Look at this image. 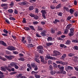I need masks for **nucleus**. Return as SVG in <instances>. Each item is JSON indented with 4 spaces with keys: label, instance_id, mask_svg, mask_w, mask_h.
Returning a JSON list of instances; mask_svg holds the SVG:
<instances>
[{
    "label": "nucleus",
    "instance_id": "obj_1",
    "mask_svg": "<svg viewBox=\"0 0 78 78\" xmlns=\"http://www.w3.org/2000/svg\"><path fill=\"white\" fill-rule=\"evenodd\" d=\"M61 55L60 52L56 50L54 51L53 54V56H58V55Z\"/></svg>",
    "mask_w": 78,
    "mask_h": 78
},
{
    "label": "nucleus",
    "instance_id": "obj_2",
    "mask_svg": "<svg viewBox=\"0 0 78 78\" xmlns=\"http://www.w3.org/2000/svg\"><path fill=\"white\" fill-rule=\"evenodd\" d=\"M56 73H57V74H66V72L64 71V69H63V70H61V71H57Z\"/></svg>",
    "mask_w": 78,
    "mask_h": 78
},
{
    "label": "nucleus",
    "instance_id": "obj_3",
    "mask_svg": "<svg viewBox=\"0 0 78 78\" xmlns=\"http://www.w3.org/2000/svg\"><path fill=\"white\" fill-rule=\"evenodd\" d=\"M40 58L41 59V62H43V63L44 64H45L47 63V62L44 61V58L43 56H40Z\"/></svg>",
    "mask_w": 78,
    "mask_h": 78
},
{
    "label": "nucleus",
    "instance_id": "obj_4",
    "mask_svg": "<svg viewBox=\"0 0 78 78\" xmlns=\"http://www.w3.org/2000/svg\"><path fill=\"white\" fill-rule=\"evenodd\" d=\"M41 12L42 14V16L43 17H44V19H45L46 18L45 15V14L47 13V12H46V11L45 10H42L41 11Z\"/></svg>",
    "mask_w": 78,
    "mask_h": 78
},
{
    "label": "nucleus",
    "instance_id": "obj_5",
    "mask_svg": "<svg viewBox=\"0 0 78 78\" xmlns=\"http://www.w3.org/2000/svg\"><path fill=\"white\" fill-rule=\"evenodd\" d=\"M7 48L9 50H15V48H14V47H13L12 46H8L7 47Z\"/></svg>",
    "mask_w": 78,
    "mask_h": 78
},
{
    "label": "nucleus",
    "instance_id": "obj_6",
    "mask_svg": "<svg viewBox=\"0 0 78 78\" xmlns=\"http://www.w3.org/2000/svg\"><path fill=\"white\" fill-rule=\"evenodd\" d=\"M5 57L6 58H7L8 59H9V60H11V59H13V58H14V56L12 55H9V56H6Z\"/></svg>",
    "mask_w": 78,
    "mask_h": 78
},
{
    "label": "nucleus",
    "instance_id": "obj_7",
    "mask_svg": "<svg viewBox=\"0 0 78 78\" xmlns=\"http://www.w3.org/2000/svg\"><path fill=\"white\" fill-rule=\"evenodd\" d=\"M0 44H2V45H3L5 47H6L7 46V44H6L5 42H4V41H0Z\"/></svg>",
    "mask_w": 78,
    "mask_h": 78
},
{
    "label": "nucleus",
    "instance_id": "obj_8",
    "mask_svg": "<svg viewBox=\"0 0 78 78\" xmlns=\"http://www.w3.org/2000/svg\"><path fill=\"white\" fill-rule=\"evenodd\" d=\"M45 60H48V59H53V58L52 57L50 56L47 55L45 57Z\"/></svg>",
    "mask_w": 78,
    "mask_h": 78
},
{
    "label": "nucleus",
    "instance_id": "obj_9",
    "mask_svg": "<svg viewBox=\"0 0 78 78\" xmlns=\"http://www.w3.org/2000/svg\"><path fill=\"white\" fill-rule=\"evenodd\" d=\"M58 69H60V71L61 70H63L64 69V67L63 66H61L60 65H58Z\"/></svg>",
    "mask_w": 78,
    "mask_h": 78
},
{
    "label": "nucleus",
    "instance_id": "obj_10",
    "mask_svg": "<svg viewBox=\"0 0 78 78\" xmlns=\"http://www.w3.org/2000/svg\"><path fill=\"white\" fill-rule=\"evenodd\" d=\"M57 64H61L63 65H66V63L64 62H63L61 61H56Z\"/></svg>",
    "mask_w": 78,
    "mask_h": 78
},
{
    "label": "nucleus",
    "instance_id": "obj_11",
    "mask_svg": "<svg viewBox=\"0 0 78 78\" xmlns=\"http://www.w3.org/2000/svg\"><path fill=\"white\" fill-rule=\"evenodd\" d=\"M27 40H28V41L29 43H31V41H32V40H31V38L30 36H28L27 37Z\"/></svg>",
    "mask_w": 78,
    "mask_h": 78
},
{
    "label": "nucleus",
    "instance_id": "obj_12",
    "mask_svg": "<svg viewBox=\"0 0 78 78\" xmlns=\"http://www.w3.org/2000/svg\"><path fill=\"white\" fill-rule=\"evenodd\" d=\"M27 3H28V2H20L19 3V5H23L24 6H25V5H27Z\"/></svg>",
    "mask_w": 78,
    "mask_h": 78
},
{
    "label": "nucleus",
    "instance_id": "obj_13",
    "mask_svg": "<svg viewBox=\"0 0 78 78\" xmlns=\"http://www.w3.org/2000/svg\"><path fill=\"white\" fill-rule=\"evenodd\" d=\"M37 48L38 49L37 51H38V50L39 51L41 50H42V49H43V48L42 47V46L40 45L37 47Z\"/></svg>",
    "mask_w": 78,
    "mask_h": 78
},
{
    "label": "nucleus",
    "instance_id": "obj_14",
    "mask_svg": "<svg viewBox=\"0 0 78 78\" xmlns=\"http://www.w3.org/2000/svg\"><path fill=\"white\" fill-rule=\"evenodd\" d=\"M22 38L21 42H23L24 44H25V43H26V41L25 40V37H23Z\"/></svg>",
    "mask_w": 78,
    "mask_h": 78
},
{
    "label": "nucleus",
    "instance_id": "obj_15",
    "mask_svg": "<svg viewBox=\"0 0 78 78\" xmlns=\"http://www.w3.org/2000/svg\"><path fill=\"white\" fill-rule=\"evenodd\" d=\"M56 72H57V71H56V70H54L51 71V73L52 75H55Z\"/></svg>",
    "mask_w": 78,
    "mask_h": 78
},
{
    "label": "nucleus",
    "instance_id": "obj_16",
    "mask_svg": "<svg viewBox=\"0 0 78 78\" xmlns=\"http://www.w3.org/2000/svg\"><path fill=\"white\" fill-rule=\"evenodd\" d=\"M52 40H53V38L51 37H49L47 38V41L48 42H49V41H51Z\"/></svg>",
    "mask_w": 78,
    "mask_h": 78
},
{
    "label": "nucleus",
    "instance_id": "obj_17",
    "mask_svg": "<svg viewBox=\"0 0 78 78\" xmlns=\"http://www.w3.org/2000/svg\"><path fill=\"white\" fill-rule=\"evenodd\" d=\"M34 47V46H33V44H30L27 45V47H28V48H30V47L33 48Z\"/></svg>",
    "mask_w": 78,
    "mask_h": 78
},
{
    "label": "nucleus",
    "instance_id": "obj_18",
    "mask_svg": "<svg viewBox=\"0 0 78 78\" xmlns=\"http://www.w3.org/2000/svg\"><path fill=\"white\" fill-rule=\"evenodd\" d=\"M46 32V31H45L43 30L41 32V34L42 36H45V34Z\"/></svg>",
    "mask_w": 78,
    "mask_h": 78
},
{
    "label": "nucleus",
    "instance_id": "obj_19",
    "mask_svg": "<svg viewBox=\"0 0 78 78\" xmlns=\"http://www.w3.org/2000/svg\"><path fill=\"white\" fill-rule=\"evenodd\" d=\"M53 44L52 43H46V45L47 46V47H48L49 46H50V45H53Z\"/></svg>",
    "mask_w": 78,
    "mask_h": 78
},
{
    "label": "nucleus",
    "instance_id": "obj_20",
    "mask_svg": "<svg viewBox=\"0 0 78 78\" xmlns=\"http://www.w3.org/2000/svg\"><path fill=\"white\" fill-rule=\"evenodd\" d=\"M70 43H71V41H70V40H68L66 41L65 44L67 45H69Z\"/></svg>",
    "mask_w": 78,
    "mask_h": 78
},
{
    "label": "nucleus",
    "instance_id": "obj_21",
    "mask_svg": "<svg viewBox=\"0 0 78 78\" xmlns=\"http://www.w3.org/2000/svg\"><path fill=\"white\" fill-rule=\"evenodd\" d=\"M71 27L72 25L71 24H69L67 25V27H66V28H67L68 30H69Z\"/></svg>",
    "mask_w": 78,
    "mask_h": 78
},
{
    "label": "nucleus",
    "instance_id": "obj_22",
    "mask_svg": "<svg viewBox=\"0 0 78 78\" xmlns=\"http://www.w3.org/2000/svg\"><path fill=\"white\" fill-rule=\"evenodd\" d=\"M38 73V71L35 72L34 71H32L31 73V74L32 75H36Z\"/></svg>",
    "mask_w": 78,
    "mask_h": 78
},
{
    "label": "nucleus",
    "instance_id": "obj_23",
    "mask_svg": "<svg viewBox=\"0 0 78 78\" xmlns=\"http://www.w3.org/2000/svg\"><path fill=\"white\" fill-rule=\"evenodd\" d=\"M61 4H59L58 5H57L56 7V9H59V8H60L61 7Z\"/></svg>",
    "mask_w": 78,
    "mask_h": 78
},
{
    "label": "nucleus",
    "instance_id": "obj_24",
    "mask_svg": "<svg viewBox=\"0 0 78 78\" xmlns=\"http://www.w3.org/2000/svg\"><path fill=\"white\" fill-rule=\"evenodd\" d=\"M29 9L30 10V11L33 10V9H34V7H33V6H31L29 7Z\"/></svg>",
    "mask_w": 78,
    "mask_h": 78
},
{
    "label": "nucleus",
    "instance_id": "obj_25",
    "mask_svg": "<svg viewBox=\"0 0 78 78\" xmlns=\"http://www.w3.org/2000/svg\"><path fill=\"white\" fill-rule=\"evenodd\" d=\"M74 29L73 28H72L70 29L71 33H73V32H74Z\"/></svg>",
    "mask_w": 78,
    "mask_h": 78
},
{
    "label": "nucleus",
    "instance_id": "obj_26",
    "mask_svg": "<svg viewBox=\"0 0 78 78\" xmlns=\"http://www.w3.org/2000/svg\"><path fill=\"white\" fill-rule=\"evenodd\" d=\"M74 12V11L72 9H69V12L70 14H73V12Z\"/></svg>",
    "mask_w": 78,
    "mask_h": 78
},
{
    "label": "nucleus",
    "instance_id": "obj_27",
    "mask_svg": "<svg viewBox=\"0 0 78 78\" xmlns=\"http://www.w3.org/2000/svg\"><path fill=\"white\" fill-rule=\"evenodd\" d=\"M31 66H32V67H33V68H34V67H37V65L34 64V63H31Z\"/></svg>",
    "mask_w": 78,
    "mask_h": 78
},
{
    "label": "nucleus",
    "instance_id": "obj_28",
    "mask_svg": "<svg viewBox=\"0 0 78 78\" xmlns=\"http://www.w3.org/2000/svg\"><path fill=\"white\" fill-rule=\"evenodd\" d=\"M31 66H32V67H33V68H34V67H37V65L34 64V63H31Z\"/></svg>",
    "mask_w": 78,
    "mask_h": 78
},
{
    "label": "nucleus",
    "instance_id": "obj_29",
    "mask_svg": "<svg viewBox=\"0 0 78 78\" xmlns=\"http://www.w3.org/2000/svg\"><path fill=\"white\" fill-rule=\"evenodd\" d=\"M31 66H32V67H33V68H34V67H37V65L34 64V63H31Z\"/></svg>",
    "mask_w": 78,
    "mask_h": 78
},
{
    "label": "nucleus",
    "instance_id": "obj_30",
    "mask_svg": "<svg viewBox=\"0 0 78 78\" xmlns=\"http://www.w3.org/2000/svg\"><path fill=\"white\" fill-rule=\"evenodd\" d=\"M16 64V63L12 62L10 64V65L11 66V67H14V66H15Z\"/></svg>",
    "mask_w": 78,
    "mask_h": 78
},
{
    "label": "nucleus",
    "instance_id": "obj_31",
    "mask_svg": "<svg viewBox=\"0 0 78 78\" xmlns=\"http://www.w3.org/2000/svg\"><path fill=\"white\" fill-rule=\"evenodd\" d=\"M38 52L39 53L41 54H43L44 53V51L42 50V49H41V50H38Z\"/></svg>",
    "mask_w": 78,
    "mask_h": 78
},
{
    "label": "nucleus",
    "instance_id": "obj_32",
    "mask_svg": "<svg viewBox=\"0 0 78 78\" xmlns=\"http://www.w3.org/2000/svg\"><path fill=\"white\" fill-rule=\"evenodd\" d=\"M34 76L36 78H41V76L37 75V74H36L34 75Z\"/></svg>",
    "mask_w": 78,
    "mask_h": 78
},
{
    "label": "nucleus",
    "instance_id": "obj_33",
    "mask_svg": "<svg viewBox=\"0 0 78 78\" xmlns=\"http://www.w3.org/2000/svg\"><path fill=\"white\" fill-rule=\"evenodd\" d=\"M24 30H26L27 31H29V30H30V29L27 27H24Z\"/></svg>",
    "mask_w": 78,
    "mask_h": 78
},
{
    "label": "nucleus",
    "instance_id": "obj_34",
    "mask_svg": "<svg viewBox=\"0 0 78 78\" xmlns=\"http://www.w3.org/2000/svg\"><path fill=\"white\" fill-rule=\"evenodd\" d=\"M68 56L70 57L73 56L74 54L72 53H70L68 55Z\"/></svg>",
    "mask_w": 78,
    "mask_h": 78
},
{
    "label": "nucleus",
    "instance_id": "obj_35",
    "mask_svg": "<svg viewBox=\"0 0 78 78\" xmlns=\"http://www.w3.org/2000/svg\"><path fill=\"white\" fill-rule=\"evenodd\" d=\"M78 12L77 11H76L74 13V16L75 17H77L78 16Z\"/></svg>",
    "mask_w": 78,
    "mask_h": 78
},
{
    "label": "nucleus",
    "instance_id": "obj_36",
    "mask_svg": "<svg viewBox=\"0 0 78 78\" xmlns=\"http://www.w3.org/2000/svg\"><path fill=\"white\" fill-rule=\"evenodd\" d=\"M8 11H9V13H12L14 11H13L12 9H9Z\"/></svg>",
    "mask_w": 78,
    "mask_h": 78
},
{
    "label": "nucleus",
    "instance_id": "obj_37",
    "mask_svg": "<svg viewBox=\"0 0 78 78\" xmlns=\"http://www.w3.org/2000/svg\"><path fill=\"white\" fill-rule=\"evenodd\" d=\"M49 69L50 70H53V66L51 65H50L49 67Z\"/></svg>",
    "mask_w": 78,
    "mask_h": 78
},
{
    "label": "nucleus",
    "instance_id": "obj_38",
    "mask_svg": "<svg viewBox=\"0 0 78 78\" xmlns=\"http://www.w3.org/2000/svg\"><path fill=\"white\" fill-rule=\"evenodd\" d=\"M57 14H58V16H62V12H58L57 13Z\"/></svg>",
    "mask_w": 78,
    "mask_h": 78
},
{
    "label": "nucleus",
    "instance_id": "obj_39",
    "mask_svg": "<svg viewBox=\"0 0 78 78\" xmlns=\"http://www.w3.org/2000/svg\"><path fill=\"white\" fill-rule=\"evenodd\" d=\"M30 29L31 30H35V29H34V27L32 26H30Z\"/></svg>",
    "mask_w": 78,
    "mask_h": 78
},
{
    "label": "nucleus",
    "instance_id": "obj_40",
    "mask_svg": "<svg viewBox=\"0 0 78 78\" xmlns=\"http://www.w3.org/2000/svg\"><path fill=\"white\" fill-rule=\"evenodd\" d=\"M66 54H64L62 56V59H64V58L66 57Z\"/></svg>",
    "mask_w": 78,
    "mask_h": 78
},
{
    "label": "nucleus",
    "instance_id": "obj_41",
    "mask_svg": "<svg viewBox=\"0 0 78 78\" xmlns=\"http://www.w3.org/2000/svg\"><path fill=\"white\" fill-rule=\"evenodd\" d=\"M72 42H75V43H78V40H72Z\"/></svg>",
    "mask_w": 78,
    "mask_h": 78
},
{
    "label": "nucleus",
    "instance_id": "obj_42",
    "mask_svg": "<svg viewBox=\"0 0 78 78\" xmlns=\"http://www.w3.org/2000/svg\"><path fill=\"white\" fill-rule=\"evenodd\" d=\"M22 75L21 74H20L19 75H18L16 77V78H20V77H21L22 76Z\"/></svg>",
    "mask_w": 78,
    "mask_h": 78
},
{
    "label": "nucleus",
    "instance_id": "obj_43",
    "mask_svg": "<svg viewBox=\"0 0 78 78\" xmlns=\"http://www.w3.org/2000/svg\"><path fill=\"white\" fill-rule=\"evenodd\" d=\"M55 30L53 28H51V33H55Z\"/></svg>",
    "mask_w": 78,
    "mask_h": 78
},
{
    "label": "nucleus",
    "instance_id": "obj_44",
    "mask_svg": "<svg viewBox=\"0 0 78 78\" xmlns=\"http://www.w3.org/2000/svg\"><path fill=\"white\" fill-rule=\"evenodd\" d=\"M9 19H10V20H16V19H15V18H14L13 17H9Z\"/></svg>",
    "mask_w": 78,
    "mask_h": 78
},
{
    "label": "nucleus",
    "instance_id": "obj_45",
    "mask_svg": "<svg viewBox=\"0 0 78 78\" xmlns=\"http://www.w3.org/2000/svg\"><path fill=\"white\" fill-rule=\"evenodd\" d=\"M9 5L11 7H12V6H13L14 5V2H11V4H9Z\"/></svg>",
    "mask_w": 78,
    "mask_h": 78
},
{
    "label": "nucleus",
    "instance_id": "obj_46",
    "mask_svg": "<svg viewBox=\"0 0 78 78\" xmlns=\"http://www.w3.org/2000/svg\"><path fill=\"white\" fill-rule=\"evenodd\" d=\"M53 65L54 67H58V65L55 63H53Z\"/></svg>",
    "mask_w": 78,
    "mask_h": 78
},
{
    "label": "nucleus",
    "instance_id": "obj_47",
    "mask_svg": "<svg viewBox=\"0 0 78 78\" xmlns=\"http://www.w3.org/2000/svg\"><path fill=\"white\" fill-rule=\"evenodd\" d=\"M34 60L36 61V62H38V63H40V62L39 61V60L38 59H37V58H35Z\"/></svg>",
    "mask_w": 78,
    "mask_h": 78
},
{
    "label": "nucleus",
    "instance_id": "obj_48",
    "mask_svg": "<svg viewBox=\"0 0 78 78\" xmlns=\"http://www.w3.org/2000/svg\"><path fill=\"white\" fill-rule=\"evenodd\" d=\"M30 16L31 17H34L35 16V15H34V14H33L32 13H30L29 14Z\"/></svg>",
    "mask_w": 78,
    "mask_h": 78
},
{
    "label": "nucleus",
    "instance_id": "obj_49",
    "mask_svg": "<svg viewBox=\"0 0 78 78\" xmlns=\"http://www.w3.org/2000/svg\"><path fill=\"white\" fill-rule=\"evenodd\" d=\"M19 59L20 61H25V59L22 58H19Z\"/></svg>",
    "mask_w": 78,
    "mask_h": 78
},
{
    "label": "nucleus",
    "instance_id": "obj_50",
    "mask_svg": "<svg viewBox=\"0 0 78 78\" xmlns=\"http://www.w3.org/2000/svg\"><path fill=\"white\" fill-rule=\"evenodd\" d=\"M68 69L69 70H72L73 69V67H72L70 66H68Z\"/></svg>",
    "mask_w": 78,
    "mask_h": 78
},
{
    "label": "nucleus",
    "instance_id": "obj_51",
    "mask_svg": "<svg viewBox=\"0 0 78 78\" xmlns=\"http://www.w3.org/2000/svg\"><path fill=\"white\" fill-rule=\"evenodd\" d=\"M5 21L6 22V23H8V24H10L9 21V20H8L7 19H6L5 20Z\"/></svg>",
    "mask_w": 78,
    "mask_h": 78
},
{
    "label": "nucleus",
    "instance_id": "obj_52",
    "mask_svg": "<svg viewBox=\"0 0 78 78\" xmlns=\"http://www.w3.org/2000/svg\"><path fill=\"white\" fill-rule=\"evenodd\" d=\"M7 5H8V4H4L1 5V6H2V7H3V6H6Z\"/></svg>",
    "mask_w": 78,
    "mask_h": 78
},
{
    "label": "nucleus",
    "instance_id": "obj_53",
    "mask_svg": "<svg viewBox=\"0 0 78 78\" xmlns=\"http://www.w3.org/2000/svg\"><path fill=\"white\" fill-rule=\"evenodd\" d=\"M22 22L24 23H27V21H26V19L25 18H23V20L22 21Z\"/></svg>",
    "mask_w": 78,
    "mask_h": 78
},
{
    "label": "nucleus",
    "instance_id": "obj_54",
    "mask_svg": "<svg viewBox=\"0 0 78 78\" xmlns=\"http://www.w3.org/2000/svg\"><path fill=\"white\" fill-rule=\"evenodd\" d=\"M38 23H39L36 21H34L33 22V24H34V25H37Z\"/></svg>",
    "mask_w": 78,
    "mask_h": 78
},
{
    "label": "nucleus",
    "instance_id": "obj_55",
    "mask_svg": "<svg viewBox=\"0 0 78 78\" xmlns=\"http://www.w3.org/2000/svg\"><path fill=\"white\" fill-rule=\"evenodd\" d=\"M16 64H17L16 63L14 66L15 68L16 69H19V66L17 65H16Z\"/></svg>",
    "mask_w": 78,
    "mask_h": 78
},
{
    "label": "nucleus",
    "instance_id": "obj_56",
    "mask_svg": "<svg viewBox=\"0 0 78 78\" xmlns=\"http://www.w3.org/2000/svg\"><path fill=\"white\" fill-rule=\"evenodd\" d=\"M69 29H68L67 28H66L65 29V30L64 32V33H66V34H67V32H68V30Z\"/></svg>",
    "mask_w": 78,
    "mask_h": 78
},
{
    "label": "nucleus",
    "instance_id": "obj_57",
    "mask_svg": "<svg viewBox=\"0 0 78 78\" xmlns=\"http://www.w3.org/2000/svg\"><path fill=\"white\" fill-rule=\"evenodd\" d=\"M5 52L7 55H9V54H10V53H11L10 51H5Z\"/></svg>",
    "mask_w": 78,
    "mask_h": 78
},
{
    "label": "nucleus",
    "instance_id": "obj_58",
    "mask_svg": "<svg viewBox=\"0 0 78 78\" xmlns=\"http://www.w3.org/2000/svg\"><path fill=\"white\" fill-rule=\"evenodd\" d=\"M27 66L28 67H29L30 69H31V66L30 65V64H27Z\"/></svg>",
    "mask_w": 78,
    "mask_h": 78
},
{
    "label": "nucleus",
    "instance_id": "obj_59",
    "mask_svg": "<svg viewBox=\"0 0 78 78\" xmlns=\"http://www.w3.org/2000/svg\"><path fill=\"white\" fill-rule=\"evenodd\" d=\"M71 18H72L71 16H69L67 18V19L68 20H70V19H71Z\"/></svg>",
    "mask_w": 78,
    "mask_h": 78
},
{
    "label": "nucleus",
    "instance_id": "obj_60",
    "mask_svg": "<svg viewBox=\"0 0 78 78\" xmlns=\"http://www.w3.org/2000/svg\"><path fill=\"white\" fill-rule=\"evenodd\" d=\"M38 29L39 31H42V28L41 27H38Z\"/></svg>",
    "mask_w": 78,
    "mask_h": 78
},
{
    "label": "nucleus",
    "instance_id": "obj_61",
    "mask_svg": "<svg viewBox=\"0 0 78 78\" xmlns=\"http://www.w3.org/2000/svg\"><path fill=\"white\" fill-rule=\"evenodd\" d=\"M13 54H15V55H17L18 53V52L16 51H13Z\"/></svg>",
    "mask_w": 78,
    "mask_h": 78
},
{
    "label": "nucleus",
    "instance_id": "obj_62",
    "mask_svg": "<svg viewBox=\"0 0 78 78\" xmlns=\"http://www.w3.org/2000/svg\"><path fill=\"white\" fill-rule=\"evenodd\" d=\"M3 31L4 33H6V34H8V31L7 30H6V29H4L3 30Z\"/></svg>",
    "mask_w": 78,
    "mask_h": 78
},
{
    "label": "nucleus",
    "instance_id": "obj_63",
    "mask_svg": "<svg viewBox=\"0 0 78 78\" xmlns=\"http://www.w3.org/2000/svg\"><path fill=\"white\" fill-rule=\"evenodd\" d=\"M34 19L37 20V19H39V16H36V15L35 16Z\"/></svg>",
    "mask_w": 78,
    "mask_h": 78
},
{
    "label": "nucleus",
    "instance_id": "obj_64",
    "mask_svg": "<svg viewBox=\"0 0 78 78\" xmlns=\"http://www.w3.org/2000/svg\"><path fill=\"white\" fill-rule=\"evenodd\" d=\"M16 72H13L12 73H11L10 74V75H14V74H16Z\"/></svg>",
    "mask_w": 78,
    "mask_h": 78
}]
</instances>
